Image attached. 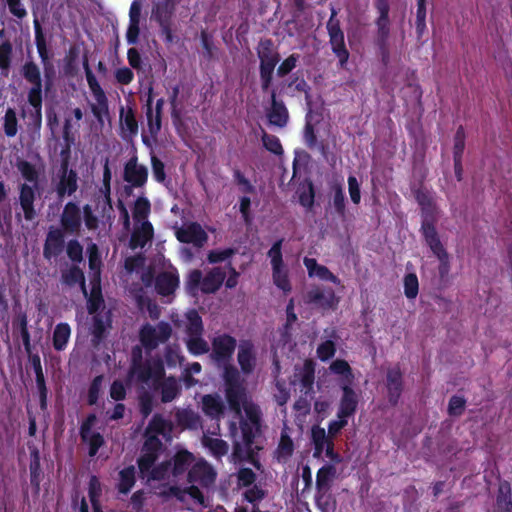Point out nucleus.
I'll return each mask as SVG.
<instances>
[{
  "label": "nucleus",
  "mask_w": 512,
  "mask_h": 512,
  "mask_svg": "<svg viewBox=\"0 0 512 512\" xmlns=\"http://www.w3.org/2000/svg\"><path fill=\"white\" fill-rule=\"evenodd\" d=\"M179 285V279L173 272H163L156 278L155 287L159 294L169 296Z\"/></svg>",
  "instance_id": "nucleus-32"
},
{
  "label": "nucleus",
  "mask_w": 512,
  "mask_h": 512,
  "mask_svg": "<svg viewBox=\"0 0 512 512\" xmlns=\"http://www.w3.org/2000/svg\"><path fill=\"white\" fill-rule=\"evenodd\" d=\"M438 208L436 204H433L432 207L424 208L422 211V232L425 238L426 243H434L436 245L435 240L439 239L437 231L434 227V223L438 219Z\"/></svg>",
  "instance_id": "nucleus-19"
},
{
  "label": "nucleus",
  "mask_w": 512,
  "mask_h": 512,
  "mask_svg": "<svg viewBox=\"0 0 512 512\" xmlns=\"http://www.w3.org/2000/svg\"><path fill=\"white\" fill-rule=\"evenodd\" d=\"M226 273L221 268L216 267L210 270L201 282V291L204 293H214L222 285Z\"/></svg>",
  "instance_id": "nucleus-31"
},
{
  "label": "nucleus",
  "mask_w": 512,
  "mask_h": 512,
  "mask_svg": "<svg viewBox=\"0 0 512 512\" xmlns=\"http://www.w3.org/2000/svg\"><path fill=\"white\" fill-rule=\"evenodd\" d=\"M64 247V237L60 229L50 228L43 249V256L50 260L61 254Z\"/></svg>",
  "instance_id": "nucleus-24"
},
{
  "label": "nucleus",
  "mask_w": 512,
  "mask_h": 512,
  "mask_svg": "<svg viewBox=\"0 0 512 512\" xmlns=\"http://www.w3.org/2000/svg\"><path fill=\"white\" fill-rule=\"evenodd\" d=\"M414 194L418 204L421 207V211H423L424 208L432 207V205L435 204L429 191L423 187L415 190Z\"/></svg>",
  "instance_id": "nucleus-60"
},
{
  "label": "nucleus",
  "mask_w": 512,
  "mask_h": 512,
  "mask_svg": "<svg viewBox=\"0 0 512 512\" xmlns=\"http://www.w3.org/2000/svg\"><path fill=\"white\" fill-rule=\"evenodd\" d=\"M300 204L306 208H311L314 203V188L310 182L299 190Z\"/></svg>",
  "instance_id": "nucleus-56"
},
{
  "label": "nucleus",
  "mask_w": 512,
  "mask_h": 512,
  "mask_svg": "<svg viewBox=\"0 0 512 512\" xmlns=\"http://www.w3.org/2000/svg\"><path fill=\"white\" fill-rule=\"evenodd\" d=\"M4 132L7 137H14L18 132V120L16 112L12 108H8L4 116L3 124Z\"/></svg>",
  "instance_id": "nucleus-51"
},
{
  "label": "nucleus",
  "mask_w": 512,
  "mask_h": 512,
  "mask_svg": "<svg viewBox=\"0 0 512 512\" xmlns=\"http://www.w3.org/2000/svg\"><path fill=\"white\" fill-rule=\"evenodd\" d=\"M237 360L244 374L253 372L256 366L254 345L247 340L241 341L238 346Z\"/></svg>",
  "instance_id": "nucleus-20"
},
{
  "label": "nucleus",
  "mask_w": 512,
  "mask_h": 512,
  "mask_svg": "<svg viewBox=\"0 0 512 512\" xmlns=\"http://www.w3.org/2000/svg\"><path fill=\"white\" fill-rule=\"evenodd\" d=\"M267 117L271 125L283 128L288 122V111L284 103L276 98V91H271V107L267 112Z\"/></svg>",
  "instance_id": "nucleus-21"
},
{
  "label": "nucleus",
  "mask_w": 512,
  "mask_h": 512,
  "mask_svg": "<svg viewBox=\"0 0 512 512\" xmlns=\"http://www.w3.org/2000/svg\"><path fill=\"white\" fill-rule=\"evenodd\" d=\"M260 60V81L263 91H267L271 85L273 72L280 57L272 47L271 40L261 41L257 51Z\"/></svg>",
  "instance_id": "nucleus-7"
},
{
  "label": "nucleus",
  "mask_w": 512,
  "mask_h": 512,
  "mask_svg": "<svg viewBox=\"0 0 512 512\" xmlns=\"http://www.w3.org/2000/svg\"><path fill=\"white\" fill-rule=\"evenodd\" d=\"M179 0H164L154 4L152 9V18L155 19L161 27L162 33L168 42H172L171 17L174 13Z\"/></svg>",
  "instance_id": "nucleus-13"
},
{
  "label": "nucleus",
  "mask_w": 512,
  "mask_h": 512,
  "mask_svg": "<svg viewBox=\"0 0 512 512\" xmlns=\"http://www.w3.org/2000/svg\"><path fill=\"white\" fill-rule=\"evenodd\" d=\"M83 68L89 89L91 90L95 100V103L91 104V111L98 122L102 125L104 123V117L109 116L108 99L104 90L101 88L99 82L93 74L87 58L84 59Z\"/></svg>",
  "instance_id": "nucleus-6"
},
{
  "label": "nucleus",
  "mask_w": 512,
  "mask_h": 512,
  "mask_svg": "<svg viewBox=\"0 0 512 512\" xmlns=\"http://www.w3.org/2000/svg\"><path fill=\"white\" fill-rule=\"evenodd\" d=\"M41 107L42 102L39 103V106H33L35 111L31 115L32 122L28 124V130L30 132V137L33 142L40 139V129L42 124Z\"/></svg>",
  "instance_id": "nucleus-47"
},
{
  "label": "nucleus",
  "mask_w": 512,
  "mask_h": 512,
  "mask_svg": "<svg viewBox=\"0 0 512 512\" xmlns=\"http://www.w3.org/2000/svg\"><path fill=\"white\" fill-rule=\"evenodd\" d=\"M61 280L62 283H64L67 286H74L76 284H80L84 296H87L84 273L79 267L71 266L67 269L62 270Z\"/></svg>",
  "instance_id": "nucleus-35"
},
{
  "label": "nucleus",
  "mask_w": 512,
  "mask_h": 512,
  "mask_svg": "<svg viewBox=\"0 0 512 512\" xmlns=\"http://www.w3.org/2000/svg\"><path fill=\"white\" fill-rule=\"evenodd\" d=\"M177 425L183 429L196 430L202 426L201 416L192 409H177L175 412Z\"/></svg>",
  "instance_id": "nucleus-28"
},
{
  "label": "nucleus",
  "mask_w": 512,
  "mask_h": 512,
  "mask_svg": "<svg viewBox=\"0 0 512 512\" xmlns=\"http://www.w3.org/2000/svg\"><path fill=\"white\" fill-rule=\"evenodd\" d=\"M358 404L356 393L348 385H343V396L338 411L339 418H347L354 414Z\"/></svg>",
  "instance_id": "nucleus-30"
},
{
  "label": "nucleus",
  "mask_w": 512,
  "mask_h": 512,
  "mask_svg": "<svg viewBox=\"0 0 512 512\" xmlns=\"http://www.w3.org/2000/svg\"><path fill=\"white\" fill-rule=\"evenodd\" d=\"M224 366L223 377L228 404L237 415H240L242 409L246 415V418L240 421L241 441H234L232 457L235 461L250 460L257 469H260V463L254 458V454L256 450L261 449L257 438L261 432L262 412L259 406L248 398L238 370L234 366Z\"/></svg>",
  "instance_id": "nucleus-1"
},
{
  "label": "nucleus",
  "mask_w": 512,
  "mask_h": 512,
  "mask_svg": "<svg viewBox=\"0 0 512 512\" xmlns=\"http://www.w3.org/2000/svg\"><path fill=\"white\" fill-rule=\"evenodd\" d=\"M176 238L182 243H191L195 247H203L208 235L202 226L196 222L183 224L181 227H175Z\"/></svg>",
  "instance_id": "nucleus-15"
},
{
  "label": "nucleus",
  "mask_w": 512,
  "mask_h": 512,
  "mask_svg": "<svg viewBox=\"0 0 512 512\" xmlns=\"http://www.w3.org/2000/svg\"><path fill=\"white\" fill-rule=\"evenodd\" d=\"M204 447L217 458H220L227 454L229 446L227 442L219 438H213L207 434H204L201 440Z\"/></svg>",
  "instance_id": "nucleus-39"
},
{
  "label": "nucleus",
  "mask_w": 512,
  "mask_h": 512,
  "mask_svg": "<svg viewBox=\"0 0 512 512\" xmlns=\"http://www.w3.org/2000/svg\"><path fill=\"white\" fill-rule=\"evenodd\" d=\"M418 278L415 274L410 273L404 278V292L407 298L413 299L418 294Z\"/></svg>",
  "instance_id": "nucleus-53"
},
{
  "label": "nucleus",
  "mask_w": 512,
  "mask_h": 512,
  "mask_svg": "<svg viewBox=\"0 0 512 512\" xmlns=\"http://www.w3.org/2000/svg\"><path fill=\"white\" fill-rule=\"evenodd\" d=\"M216 477L215 469L204 459H199L187 473V480L191 485L184 489L171 487V494L181 501L188 496L195 503L204 505V490L214 486Z\"/></svg>",
  "instance_id": "nucleus-3"
},
{
  "label": "nucleus",
  "mask_w": 512,
  "mask_h": 512,
  "mask_svg": "<svg viewBox=\"0 0 512 512\" xmlns=\"http://www.w3.org/2000/svg\"><path fill=\"white\" fill-rule=\"evenodd\" d=\"M78 188L77 173L68 169V162L64 161L61 166L60 180L56 186V191L59 198L65 195H72Z\"/></svg>",
  "instance_id": "nucleus-17"
},
{
  "label": "nucleus",
  "mask_w": 512,
  "mask_h": 512,
  "mask_svg": "<svg viewBox=\"0 0 512 512\" xmlns=\"http://www.w3.org/2000/svg\"><path fill=\"white\" fill-rule=\"evenodd\" d=\"M386 387L389 402L393 405L397 404L402 392V373L399 368H392L388 370Z\"/></svg>",
  "instance_id": "nucleus-26"
},
{
  "label": "nucleus",
  "mask_w": 512,
  "mask_h": 512,
  "mask_svg": "<svg viewBox=\"0 0 512 512\" xmlns=\"http://www.w3.org/2000/svg\"><path fill=\"white\" fill-rule=\"evenodd\" d=\"M146 116H147V121H148L149 133L153 137H156L162 127V125H161L162 114H157V113L153 112L152 108H149V109H147Z\"/></svg>",
  "instance_id": "nucleus-52"
},
{
  "label": "nucleus",
  "mask_w": 512,
  "mask_h": 512,
  "mask_svg": "<svg viewBox=\"0 0 512 512\" xmlns=\"http://www.w3.org/2000/svg\"><path fill=\"white\" fill-rule=\"evenodd\" d=\"M282 239L278 240L273 244V246L268 251V256L271 259L272 268H278L283 266L282 261V253H281V245Z\"/></svg>",
  "instance_id": "nucleus-59"
},
{
  "label": "nucleus",
  "mask_w": 512,
  "mask_h": 512,
  "mask_svg": "<svg viewBox=\"0 0 512 512\" xmlns=\"http://www.w3.org/2000/svg\"><path fill=\"white\" fill-rule=\"evenodd\" d=\"M262 141H263L264 147L268 151H270L276 155H281L283 153L282 145L276 136L269 135L264 132L262 135Z\"/></svg>",
  "instance_id": "nucleus-54"
},
{
  "label": "nucleus",
  "mask_w": 512,
  "mask_h": 512,
  "mask_svg": "<svg viewBox=\"0 0 512 512\" xmlns=\"http://www.w3.org/2000/svg\"><path fill=\"white\" fill-rule=\"evenodd\" d=\"M87 298V308L89 314H93V323L91 326L92 342L96 346L106 336V332L111 328V311L105 309L104 299L101 294L99 283L93 284Z\"/></svg>",
  "instance_id": "nucleus-4"
},
{
  "label": "nucleus",
  "mask_w": 512,
  "mask_h": 512,
  "mask_svg": "<svg viewBox=\"0 0 512 512\" xmlns=\"http://www.w3.org/2000/svg\"><path fill=\"white\" fill-rule=\"evenodd\" d=\"M83 248L77 240H71L67 244V255L74 262L82 261Z\"/></svg>",
  "instance_id": "nucleus-63"
},
{
  "label": "nucleus",
  "mask_w": 512,
  "mask_h": 512,
  "mask_svg": "<svg viewBox=\"0 0 512 512\" xmlns=\"http://www.w3.org/2000/svg\"><path fill=\"white\" fill-rule=\"evenodd\" d=\"M157 389L160 392L161 401L169 403L180 395L181 384L174 377H168L158 383Z\"/></svg>",
  "instance_id": "nucleus-29"
},
{
  "label": "nucleus",
  "mask_w": 512,
  "mask_h": 512,
  "mask_svg": "<svg viewBox=\"0 0 512 512\" xmlns=\"http://www.w3.org/2000/svg\"><path fill=\"white\" fill-rule=\"evenodd\" d=\"M335 344L331 340H326L321 343L317 348V356L322 360L326 361L332 358L335 354Z\"/></svg>",
  "instance_id": "nucleus-61"
},
{
  "label": "nucleus",
  "mask_w": 512,
  "mask_h": 512,
  "mask_svg": "<svg viewBox=\"0 0 512 512\" xmlns=\"http://www.w3.org/2000/svg\"><path fill=\"white\" fill-rule=\"evenodd\" d=\"M153 227L149 221L135 223L130 239V247L132 249L143 248L153 239Z\"/></svg>",
  "instance_id": "nucleus-25"
},
{
  "label": "nucleus",
  "mask_w": 512,
  "mask_h": 512,
  "mask_svg": "<svg viewBox=\"0 0 512 512\" xmlns=\"http://www.w3.org/2000/svg\"><path fill=\"white\" fill-rule=\"evenodd\" d=\"M144 264H145V258L142 255H136V256H133V257H128L125 260V268H126V270L130 274L135 272L136 275H139V277H140V279L142 281V286L141 287L134 288L135 292H140V293H136V295H135V297L137 298L138 303H139L140 306H143L145 304V302H146V299L141 294L142 291H143V287H150L151 284H152V281H153V275H152L150 269H145L144 268Z\"/></svg>",
  "instance_id": "nucleus-11"
},
{
  "label": "nucleus",
  "mask_w": 512,
  "mask_h": 512,
  "mask_svg": "<svg viewBox=\"0 0 512 512\" xmlns=\"http://www.w3.org/2000/svg\"><path fill=\"white\" fill-rule=\"evenodd\" d=\"M466 400L460 396H452L448 404V414L450 416H460L465 410Z\"/></svg>",
  "instance_id": "nucleus-55"
},
{
  "label": "nucleus",
  "mask_w": 512,
  "mask_h": 512,
  "mask_svg": "<svg viewBox=\"0 0 512 512\" xmlns=\"http://www.w3.org/2000/svg\"><path fill=\"white\" fill-rule=\"evenodd\" d=\"M120 123L122 129L128 131L131 136L137 134L138 123L131 108H129L127 111H125L124 108H121Z\"/></svg>",
  "instance_id": "nucleus-46"
},
{
  "label": "nucleus",
  "mask_w": 512,
  "mask_h": 512,
  "mask_svg": "<svg viewBox=\"0 0 512 512\" xmlns=\"http://www.w3.org/2000/svg\"><path fill=\"white\" fill-rule=\"evenodd\" d=\"M237 346L234 337L226 333L217 332L211 338L210 357L218 364L226 365L231 360Z\"/></svg>",
  "instance_id": "nucleus-8"
},
{
  "label": "nucleus",
  "mask_w": 512,
  "mask_h": 512,
  "mask_svg": "<svg viewBox=\"0 0 512 512\" xmlns=\"http://www.w3.org/2000/svg\"><path fill=\"white\" fill-rule=\"evenodd\" d=\"M435 243H436V245H434V243H427V244L429 245V247L432 250V252L434 253V255H436L437 258L439 259V261H440L439 273L442 277H444L449 272V257H448L446 250L444 249L443 245L441 244L440 240L439 239L435 240Z\"/></svg>",
  "instance_id": "nucleus-41"
},
{
  "label": "nucleus",
  "mask_w": 512,
  "mask_h": 512,
  "mask_svg": "<svg viewBox=\"0 0 512 512\" xmlns=\"http://www.w3.org/2000/svg\"><path fill=\"white\" fill-rule=\"evenodd\" d=\"M61 225L68 233H76L81 227V213L79 207L69 202L65 205L61 215Z\"/></svg>",
  "instance_id": "nucleus-22"
},
{
  "label": "nucleus",
  "mask_w": 512,
  "mask_h": 512,
  "mask_svg": "<svg viewBox=\"0 0 512 512\" xmlns=\"http://www.w3.org/2000/svg\"><path fill=\"white\" fill-rule=\"evenodd\" d=\"M18 171L22 177L32 183H22L19 186V203L24 213V218L31 221L36 217L34 201L36 199V190L38 187V171L35 166L26 160H19L16 163Z\"/></svg>",
  "instance_id": "nucleus-5"
},
{
  "label": "nucleus",
  "mask_w": 512,
  "mask_h": 512,
  "mask_svg": "<svg viewBox=\"0 0 512 512\" xmlns=\"http://www.w3.org/2000/svg\"><path fill=\"white\" fill-rule=\"evenodd\" d=\"M465 148V133L462 126H460L456 134L454 136V147H453V154H454V162L455 166L457 168H460V159L462 158V154Z\"/></svg>",
  "instance_id": "nucleus-49"
},
{
  "label": "nucleus",
  "mask_w": 512,
  "mask_h": 512,
  "mask_svg": "<svg viewBox=\"0 0 512 512\" xmlns=\"http://www.w3.org/2000/svg\"><path fill=\"white\" fill-rule=\"evenodd\" d=\"M185 333L186 338L203 334L204 328L202 319L196 310H189L186 315Z\"/></svg>",
  "instance_id": "nucleus-38"
},
{
  "label": "nucleus",
  "mask_w": 512,
  "mask_h": 512,
  "mask_svg": "<svg viewBox=\"0 0 512 512\" xmlns=\"http://www.w3.org/2000/svg\"><path fill=\"white\" fill-rule=\"evenodd\" d=\"M298 58H299V56L294 55V54H292L288 58H286L278 67L277 75L279 77H284L285 75L290 73L296 67Z\"/></svg>",
  "instance_id": "nucleus-62"
},
{
  "label": "nucleus",
  "mask_w": 512,
  "mask_h": 512,
  "mask_svg": "<svg viewBox=\"0 0 512 512\" xmlns=\"http://www.w3.org/2000/svg\"><path fill=\"white\" fill-rule=\"evenodd\" d=\"M202 410L212 419H220L225 410L224 403L219 396L205 395L202 397Z\"/></svg>",
  "instance_id": "nucleus-33"
},
{
  "label": "nucleus",
  "mask_w": 512,
  "mask_h": 512,
  "mask_svg": "<svg viewBox=\"0 0 512 512\" xmlns=\"http://www.w3.org/2000/svg\"><path fill=\"white\" fill-rule=\"evenodd\" d=\"M123 179L129 184V186H125V192L131 194L132 188H140L146 184L148 169L146 166L139 164L137 157L133 156L124 166Z\"/></svg>",
  "instance_id": "nucleus-12"
},
{
  "label": "nucleus",
  "mask_w": 512,
  "mask_h": 512,
  "mask_svg": "<svg viewBox=\"0 0 512 512\" xmlns=\"http://www.w3.org/2000/svg\"><path fill=\"white\" fill-rule=\"evenodd\" d=\"M330 369L333 373L344 377V385L349 386L352 383L353 374L347 361L337 359L331 364Z\"/></svg>",
  "instance_id": "nucleus-48"
},
{
  "label": "nucleus",
  "mask_w": 512,
  "mask_h": 512,
  "mask_svg": "<svg viewBox=\"0 0 512 512\" xmlns=\"http://www.w3.org/2000/svg\"><path fill=\"white\" fill-rule=\"evenodd\" d=\"M255 479L256 475L250 468H241L237 473L238 484L241 486H250Z\"/></svg>",
  "instance_id": "nucleus-64"
},
{
  "label": "nucleus",
  "mask_w": 512,
  "mask_h": 512,
  "mask_svg": "<svg viewBox=\"0 0 512 512\" xmlns=\"http://www.w3.org/2000/svg\"><path fill=\"white\" fill-rule=\"evenodd\" d=\"M304 264L310 276H317L322 280H328L334 283L338 282L337 277L333 275L327 267L319 265L315 259L306 257L304 258Z\"/></svg>",
  "instance_id": "nucleus-37"
},
{
  "label": "nucleus",
  "mask_w": 512,
  "mask_h": 512,
  "mask_svg": "<svg viewBox=\"0 0 512 512\" xmlns=\"http://www.w3.org/2000/svg\"><path fill=\"white\" fill-rule=\"evenodd\" d=\"M70 327L66 323L56 325L53 332V346L56 350L61 351L65 348L70 337Z\"/></svg>",
  "instance_id": "nucleus-42"
},
{
  "label": "nucleus",
  "mask_w": 512,
  "mask_h": 512,
  "mask_svg": "<svg viewBox=\"0 0 512 512\" xmlns=\"http://www.w3.org/2000/svg\"><path fill=\"white\" fill-rule=\"evenodd\" d=\"M80 435L83 442L89 445V455L95 456L98 449L104 444L103 436L98 432H93L89 428V423H83L80 429Z\"/></svg>",
  "instance_id": "nucleus-34"
},
{
  "label": "nucleus",
  "mask_w": 512,
  "mask_h": 512,
  "mask_svg": "<svg viewBox=\"0 0 512 512\" xmlns=\"http://www.w3.org/2000/svg\"><path fill=\"white\" fill-rule=\"evenodd\" d=\"M118 489L121 493H128L135 483V468L134 466L127 467L119 473Z\"/></svg>",
  "instance_id": "nucleus-45"
},
{
  "label": "nucleus",
  "mask_w": 512,
  "mask_h": 512,
  "mask_svg": "<svg viewBox=\"0 0 512 512\" xmlns=\"http://www.w3.org/2000/svg\"><path fill=\"white\" fill-rule=\"evenodd\" d=\"M327 30L332 51L339 59L341 67H343L349 58V52L346 49L344 41V33L340 27V22L336 19V11L332 9L331 17L327 22Z\"/></svg>",
  "instance_id": "nucleus-10"
},
{
  "label": "nucleus",
  "mask_w": 512,
  "mask_h": 512,
  "mask_svg": "<svg viewBox=\"0 0 512 512\" xmlns=\"http://www.w3.org/2000/svg\"><path fill=\"white\" fill-rule=\"evenodd\" d=\"M202 335L188 337L185 340L189 352L194 355H202L210 351V346Z\"/></svg>",
  "instance_id": "nucleus-43"
},
{
  "label": "nucleus",
  "mask_w": 512,
  "mask_h": 512,
  "mask_svg": "<svg viewBox=\"0 0 512 512\" xmlns=\"http://www.w3.org/2000/svg\"><path fill=\"white\" fill-rule=\"evenodd\" d=\"M150 202L145 197H138L134 203L133 207V219L135 223H141L143 221H148L147 217L150 213Z\"/></svg>",
  "instance_id": "nucleus-44"
},
{
  "label": "nucleus",
  "mask_w": 512,
  "mask_h": 512,
  "mask_svg": "<svg viewBox=\"0 0 512 512\" xmlns=\"http://www.w3.org/2000/svg\"><path fill=\"white\" fill-rule=\"evenodd\" d=\"M172 334V327L167 322H159L157 325L146 324L140 330V341L142 345L153 350L159 344L165 343Z\"/></svg>",
  "instance_id": "nucleus-9"
},
{
  "label": "nucleus",
  "mask_w": 512,
  "mask_h": 512,
  "mask_svg": "<svg viewBox=\"0 0 512 512\" xmlns=\"http://www.w3.org/2000/svg\"><path fill=\"white\" fill-rule=\"evenodd\" d=\"M289 427L284 424L281 431L280 441L276 450L278 460L286 461L294 451V444L289 434Z\"/></svg>",
  "instance_id": "nucleus-36"
},
{
  "label": "nucleus",
  "mask_w": 512,
  "mask_h": 512,
  "mask_svg": "<svg viewBox=\"0 0 512 512\" xmlns=\"http://www.w3.org/2000/svg\"><path fill=\"white\" fill-rule=\"evenodd\" d=\"M336 477V468L333 465H325L317 472L316 489L318 497L322 498L331 488Z\"/></svg>",
  "instance_id": "nucleus-27"
},
{
  "label": "nucleus",
  "mask_w": 512,
  "mask_h": 512,
  "mask_svg": "<svg viewBox=\"0 0 512 512\" xmlns=\"http://www.w3.org/2000/svg\"><path fill=\"white\" fill-rule=\"evenodd\" d=\"M273 279L274 283L283 291H290L291 287L287 279L284 265L278 268H273Z\"/></svg>",
  "instance_id": "nucleus-57"
},
{
  "label": "nucleus",
  "mask_w": 512,
  "mask_h": 512,
  "mask_svg": "<svg viewBox=\"0 0 512 512\" xmlns=\"http://www.w3.org/2000/svg\"><path fill=\"white\" fill-rule=\"evenodd\" d=\"M75 127L70 118H66L63 125V140L67 150L75 143Z\"/></svg>",
  "instance_id": "nucleus-58"
},
{
  "label": "nucleus",
  "mask_w": 512,
  "mask_h": 512,
  "mask_svg": "<svg viewBox=\"0 0 512 512\" xmlns=\"http://www.w3.org/2000/svg\"><path fill=\"white\" fill-rule=\"evenodd\" d=\"M498 512H512L511 489L508 483H501L497 495Z\"/></svg>",
  "instance_id": "nucleus-40"
},
{
  "label": "nucleus",
  "mask_w": 512,
  "mask_h": 512,
  "mask_svg": "<svg viewBox=\"0 0 512 512\" xmlns=\"http://www.w3.org/2000/svg\"><path fill=\"white\" fill-rule=\"evenodd\" d=\"M299 378L302 387L305 389H311L314 382V367L312 362L305 361L298 374L295 375Z\"/></svg>",
  "instance_id": "nucleus-50"
},
{
  "label": "nucleus",
  "mask_w": 512,
  "mask_h": 512,
  "mask_svg": "<svg viewBox=\"0 0 512 512\" xmlns=\"http://www.w3.org/2000/svg\"><path fill=\"white\" fill-rule=\"evenodd\" d=\"M312 441L315 445V454L319 455L325 451L326 456L331 460L340 462V458L333 452V444L326 435L325 429L314 426L311 430Z\"/></svg>",
  "instance_id": "nucleus-18"
},
{
  "label": "nucleus",
  "mask_w": 512,
  "mask_h": 512,
  "mask_svg": "<svg viewBox=\"0 0 512 512\" xmlns=\"http://www.w3.org/2000/svg\"><path fill=\"white\" fill-rule=\"evenodd\" d=\"M335 300L334 292L331 289L315 287L310 289L305 295V302L317 308H330Z\"/></svg>",
  "instance_id": "nucleus-23"
},
{
  "label": "nucleus",
  "mask_w": 512,
  "mask_h": 512,
  "mask_svg": "<svg viewBox=\"0 0 512 512\" xmlns=\"http://www.w3.org/2000/svg\"><path fill=\"white\" fill-rule=\"evenodd\" d=\"M161 369L158 365L152 366L150 362H142L141 349L136 348L133 351V364L130 369L132 378L137 379L142 383H149L151 379L160 373Z\"/></svg>",
  "instance_id": "nucleus-16"
},
{
  "label": "nucleus",
  "mask_w": 512,
  "mask_h": 512,
  "mask_svg": "<svg viewBox=\"0 0 512 512\" xmlns=\"http://www.w3.org/2000/svg\"><path fill=\"white\" fill-rule=\"evenodd\" d=\"M172 430V424L160 414H155L145 430V441L138 459V467L143 478L148 480H166L170 476L178 478L183 476L197 462L195 456L186 449H180L170 458L154 467L163 444L159 435L168 439Z\"/></svg>",
  "instance_id": "nucleus-2"
},
{
  "label": "nucleus",
  "mask_w": 512,
  "mask_h": 512,
  "mask_svg": "<svg viewBox=\"0 0 512 512\" xmlns=\"http://www.w3.org/2000/svg\"><path fill=\"white\" fill-rule=\"evenodd\" d=\"M22 75L32 84L28 92V102L31 106H39L42 102V80L38 66L34 62H27L22 68Z\"/></svg>",
  "instance_id": "nucleus-14"
}]
</instances>
